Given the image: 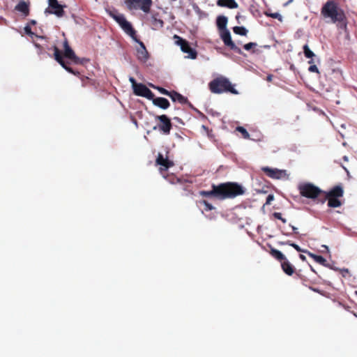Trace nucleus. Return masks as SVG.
Masks as SVG:
<instances>
[{"label":"nucleus","mask_w":357,"mask_h":357,"mask_svg":"<svg viewBox=\"0 0 357 357\" xmlns=\"http://www.w3.org/2000/svg\"><path fill=\"white\" fill-rule=\"evenodd\" d=\"M211 190L200 191V195L205 197H215L222 200L228 198H234L245 193L244 188L237 183L227 182L219 185L213 184Z\"/></svg>","instance_id":"1"},{"label":"nucleus","mask_w":357,"mask_h":357,"mask_svg":"<svg viewBox=\"0 0 357 357\" xmlns=\"http://www.w3.org/2000/svg\"><path fill=\"white\" fill-rule=\"evenodd\" d=\"M298 190L303 197L310 199L320 197L322 202L328 200V206L335 207V187L325 192L310 183H305L299 185Z\"/></svg>","instance_id":"2"},{"label":"nucleus","mask_w":357,"mask_h":357,"mask_svg":"<svg viewBox=\"0 0 357 357\" xmlns=\"http://www.w3.org/2000/svg\"><path fill=\"white\" fill-rule=\"evenodd\" d=\"M63 45L64 49L63 55L56 45L53 47L55 60L68 73L73 75L79 74L78 72H75L72 68L67 65V63L63 60V56L71 60L75 64H82L84 59H81L75 55V52L70 47L68 41L66 38H65Z\"/></svg>","instance_id":"3"},{"label":"nucleus","mask_w":357,"mask_h":357,"mask_svg":"<svg viewBox=\"0 0 357 357\" xmlns=\"http://www.w3.org/2000/svg\"><path fill=\"white\" fill-rule=\"evenodd\" d=\"M209 89L213 93H221L223 92H229L232 94H238V92L234 87L230 81L225 77H220L212 80L209 84Z\"/></svg>","instance_id":"4"},{"label":"nucleus","mask_w":357,"mask_h":357,"mask_svg":"<svg viewBox=\"0 0 357 357\" xmlns=\"http://www.w3.org/2000/svg\"><path fill=\"white\" fill-rule=\"evenodd\" d=\"M109 15L119 24L121 28L132 38V40H135L136 31L132 27L131 23L126 20L123 14L110 12Z\"/></svg>","instance_id":"5"},{"label":"nucleus","mask_w":357,"mask_h":357,"mask_svg":"<svg viewBox=\"0 0 357 357\" xmlns=\"http://www.w3.org/2000/svg\"><path fill=\"white\" fill-rule=\"evenodd\" d=\"M109 15L119 24L121 28L132 38V40H135L136 31L132 27L131 23L126 20L123 14L110 12Z\"/></svg>","instance_id":"6"},{"label":"nucleus","mask_w":357,"mask_h":357,"mask_svg":"<svg viewBox=\"0 0 357 357\" xmlns=\"http://www.w3.org/2000/svg\"><path fill=\"white\" fill-rule=\"evenodd\" d=\"M155 120L158 121L156 126L153 127V130H158L161 133L168 135L172 128V123L170 119L165 114L157 115Z\"/></svg>","instance_id":"7"},{"label":"nucleus","mask_w":357,"mask_h":357,"mask_svg":"<svg viewBox=\"0 0 357 357\" xmlns=\"http://www.w3.org/2000/svg\"><path fill=\"white\" fill-rule=\"evenodd\" d=\"M125 4L129 10L140 9L147 13L150 11L152 0H126Z\"/></svg>","instance_id":"8"},{"label":"nucleus","mask_w":357,"mask_h":357,"mask_svg":"<svg viewBox=\"0 0 357 357\" xmlns=\"http://www.w3.org/2000/svg\"><path fill=\"white\" fill-rule=\"evenodd\" d=\"M336 28L338 29V33L340 36L347 39L349 38V33L347 29V20L344 13L336 8Z\"/></svg>","instance_id":"9"},{"label":"nucleus","mask_w":357,"mask_h":357,"mask_svg":"<svg viewBox=\"0 0 357 357\" xmlns=\"http://www.w3.org/2000/svg\"><path fill=\"white\" fill-rule=\"evenodd\" d=\"M220 36L225 46L228 47L230 50L234 51L238 54H243L241 50L231 40V34L228 29L220 31Z\"/></svg>","instance_id":"10"},{"label":"nucleus","mask_w":357,"mask_h":357,"mask_svg":"<svg viewBox=\"0 0 357 357\" xmlns=\"http://www.w3.org/2000/svg\"><path fill=\"white\" fill-rule=\"evenodd\" d=\"M49 7L45 10V13L54 14L59 17L64 15L63 6L59 3L57 0H48Z\"/></svg>","instance_id":"11"},{"label":"nucleus","mask_w":357,"mask_h":357,"mask_svg":"<svg viewBox=\"0 0 357 357\" xmlns=\"http://www.w3.org/2000/svg\"><path fill=\"white\" fill-rule=\"evenodd\" d=\"M155 165L160 166L159 170L160 173L163 174L164 172L173 167L174 164L173 161L168 158L167 156L164 158L163 155L161 153H159L155 160Z\"/></svg>","instance_id":"12"},{"label":"nucleus","mask_w":357,"mask_h":357,"mask_svg":"<svg viewBox=\"0 0 357 357\" xmlns=\"http://www.w3.org/2000/svg\"><path fill=\"white\" fill-rule=\"evenodd\" d=\"M321 13L324 18H330L335 22V1H327L322 7Z\"/></svg>","instance_id":"13"},{"label":"nucleus","mask_w":357,"mask_h":357,"mask_svg":"<svg viewBox=\"0 0 357 357\" xmlns=\"http://www.w3.org/2000/svg\"><path fill=\"white\" fill-rule=\"evenodd\" d=\"M134 93L137 96L146 98L149 100L153 99L154 93L144 84H138L133 90Z\"/></svg>","instance_id":"14"},{"label":"nucleus","mask_w":357,"mask_h":357,"mask_svg":"<svg viewBox=\"0 0 357 357\" xmlns=\"http://www.w3.org/2000/svg\"><path fill=\"white\" fill-rule=\"evenodd\" d=\"M261 170L266 176L271 178L280 179L285 174L284 170H280L276 168H271L269 167H263Z\"/></svg>","instance_id":"15"},{"label":"nucleus","mask_w":357,"mask_h":357,"mask_svg":"<svg viewBox=\"0 0 357 357\" xmlns=\"http://www.w3.org/2000/svg\"><path fill=\"white\" fill-rule=\"evenodd\" d=\"M135 40H134L135 42H137L140 46L137 50V57L140 61L145 62L149 59V52H148L144 43L142 42L141 40H139L137 38V36H135Z\"/></svg>","instance_id":"16"},{"label":"nucleus","mask_w":357,"mask_h":357,"mask_svg":"<svg viewBox=\"0 0 357 357\" xmlns=\"http://www.w3.org/2000/svg\"><path fill=\"white\" fill-rule=\"evenodd\" d=\"M15 10L22 13L24 17H27L30 12L29 3L21 1L15 6Z\"/></svg>","instance_id":"17"},{"label":"nucleus","mask_w":357,"mask_h":357,"mask_svg":"<svg viewBox=\"0 0 357 357\" xmlns=\"http://www.w3.org/2000/svg\"><path fill=\"white\" fill-rule=\"evenodd\" d=\"M153 101V104L161 109H167L170 104L167 99L162 97L155 98L153 97V99H151Z\"/></svg>","instance_id":"18"},{"label":"nucleus","mask_w":357,"mask_h":357,"mask_svg":"<svg viewBox=\"0 0 357 357\" xmlns=\"http://www.w3.org/2000/svg\"><path fill=\"white\" fill-rule=\"evenodd\" d=\"M181 50L184 53L188 54V58L189 59H195L197 56V51L190 47L188 41L182 45V48Z\"/></svg>","instance_id":"19"},{"label":"nucleus","mask_w":357,"mask_h":357,"mask_svg":"<svg viewBox=\"0 0 357 357\" xmlns=\"http://www.w3.org/2000/svg\"><path fill=\"white\" fill-rule=\"evenodd\" d=\"M217 5L220 7H226L230 9L237 8L238 6L235 0H218Z\"/></svg>","instance_id":"20"},{"label":"nucleus","mask_w":357,"mask_h":357,"mask_svg":"<svg viewBox=\"0 0 357 357\" xmlns=\"http://www.w3.org/2000/svg\"><path fill=\"white\" fill-rule=\"evenodd\" d=\"M169 98L172 100L174 102H178L181 104H186L188 102V100L186 97H184L179 93L172 91V93L169 96Z\"/></svg>","instance_id":"21"},{"label":"nucleus","mask_w":357,"mask_h":357,"mask_svg":"<svg viewBox=\"0 0 357 357\" xmlns=\"http://www.w3.org/2000/svg\"><path fill=\"white\" fill-rule=\"evenodd\" d=\"M281 267L282 271L288 275H292L294 273V266L287 259L282 262Z\"/></svg>","instance_id":"22"},{"label":"nucleus","mask_w":357,"mask_h":357,"mask_svg":"<svg viewBox=\"0 0 357 357\" xmlns=\"http://www.w3.org/2000/svg\"><path fill=\"white\" fill-rule=\"evenodd\" d=\"M227 21H228L227 17L224 15H219L217 17L216 24H217V26L220 31H222V30L227 29Z\"/></svg>","instance_id":"23"},{"label":"nucleus","mask_w":357,"mask_h":357,"mask_svg":"<svg viewBox=\"0 0 357 357\" xmlns=\"http://www.w3.org/2000/svg\"><path fill=\"white\" fill-rule=\"evenodd\" d=\"M308 255L313 259L317 263L325 266H327V260L321 255H317L311 252H308Z\"/></svg>","instance_id":"24"},{"label":"nucleus","mask_w":357,"mask_h":357,"mask_svg":"<svg viewBox=\"0 0 357 357\" xmlns=\"http://www.w3.org/2000/svg\"><path fill=\"white\" fill-rule=\"evenodd\" d=\"M271 255L280 261H284L286 259L285 256L279 250L276 249H271Z\"/></svg>","instance_id":"25"},{"label":"nucleus","mask_w":357,"mask_h":357,"mask_svg":"<svg viewBox=\"0 0 357 357\" xmlns=\"http://www.w3.org/2000/svg\"><path fill=\"white\" fill-rule=\"evenodd\" d=\"M303 50L304 55L306 58L311 59V60H312V58L315 56L314 52L310 49L309 46L307 44L303 45Z\"/></svg>","instance_id":"26"},{"label":"nucleus","mask_w":357,"mask_h":357,"mask_svg":"<svg viewBox=\"0 0 357 357\" xmlns=\"http://www.w3.org/2000/svg\"><path fill=\"white\" fill-rule=\"evenodd\" d=\"M233 31L234 33L241 35V36H246L248 31L244 26H234L233 28Z\"/></svg>","instance_id":"27"},{"label":"nucleus","mask_w":357,"mask_h":357,"mask_svg":"<svg viewBox=\"0 0 357 357\" xmlns=\"http://www.w3.org/2000/svg\"><path fill=\"white\" fill-rule=\"evenodd\" d=\"M152 24L155 29H161L162 27H163L164 22L160 19H158L155 17H153Z\"/></svg>","instance_id":"28"},{"label":"nucleus","mask_w":357,"mask_h":357,"mask_svg":"<svg viewBox=\"0 0 357 357\" xmlns=\"http://www.w3.org/2000/svg\"><path fill=\"white\" fill-rule=\"evenodd\" d=\"M344 191L342 187L336 185V208L341 206L342 203L337 199L343 195Z\"/></svg>","instance_id":"29"},{"label":"nucleus","mask_w":357,"mask_h":357,"mask_svg":"<svg viewBox=\"0 0 357 357\" xmlns=\"http://www.w3.org/2000/svg\"><path fill=\"white\" fill-rule=\"evenodd\" d=\"M236 131L241 133V135L244 139H250V134L248 133L247 130L245 128H244L243 127L238 126V127H236Z\"/></svg>","instance_id":"30"},{"label":"nucleus","mask_w":357,"mask_h":357,"mask_svg":"<svg viewBox=\"0 0 357 357\" xmlns=\"http://www.w3.org/2000/svg\"><path fill=\"white\" fill-rule=\"evenodd\" d=\"M151 87H153V89H157L160 93H162L163 95H166V96H167L169 97L170 94L172 93V91H169L167 89H164L162 87H160V86H155L151 84Z\"/></svg>","instance_id":"31"},{"label":"nucleus","mask_w":357,"mask_h":357,"mask_svg":"<svg viewBox=\"0 0 357 357\" xmlns=\"http://www.w3.org/2000/svg\"><path fill=\"white\" fill-rule=\"evenodd\" d=\"M174 38L175 40V43L177 45H179L181 47V49L182 48V45H183L187 41L177 35H174Z\"/></svg>","instance_id":"32"},{"label":"nucleus","mask_w":357,"mask_h":357,"mask_svg":"<svg viewBox=\"0 0 357 357\" xmlns=\"http://www.w3.org/2000/svg\"><path fill=\"white\" fill-rule=\"evenodd\" d=\"M308 63L310 64H311L310 66V67L308 68V70L311 73H318L319 70H318L317 66L314 64H312L314 63L313 60L312 59V60L309 61Z\"/></svg>","instance_id":"33"},{"label":"nucleus","mask_w":357,"mask_h":357,"mask_svg":"<svg viewBox=\"0 0 357 357\" xmlns=\"http://www.w3.org/2000/svg\"><path fill=\"white\" fill-rule=\"evenodd\" d=\"M201 204L204 206V210L206 211H211L214 208L212 204L208 202L206 200H202Z\"/></svg>","instance_id":"34"},{"label":"nucleus","mask_w":357,"mask_h":357,"mask_svg":"<svg viewBox=\"0 0 357 357\" xmlns=\"http://www.w3.org/2000/svg\"><path fill=\"white\" fill-rule=\"evenodd\" d=\"M265 15L268 17H272L273 19H278L279 20H282V16L280 13H269L268 12H266L265 13Z\"/></svg>","instance_id":"35"},{"label":"nucleus","mask_w":357,"mask_h":357,"mask_svg":"<svg viewBox=\"0 0 357 357\" xmlns=\"http://www.w3.org/2000/svg\"><path fill=\"white\" fill-rule=\"evenodd\" d=\"M282 245H289L290 246L293 247L295 250H296L298 252H303V250L301 249V248L296 243H290L289 241H288L286 243L281 242L280 243Z\"/></svg>","instance_id":"36"},{"label":"nucleus","mask_w":357,"mask_h":357,"mask_svg":"<svg viewBox=\"0 0 357 357\" xmlns=\"http://www.w3.org/2000/svg\"><path fill=\"white\" fill-rule=\"evenodd\" d=\"M257 46V44L256 43L250 42V43H248L244 45L243 48L247 51H250L252 49L255 48Z\"/></svg>","instance_id":"37"},{"label":"nucleus","mask_w":357,"mask_h":357,"mask_svg":"<svg viewBox=\"0 0 357 357\" xmlns=\"http://www.w3.org/2000/svg\"><path fill=\"white\" fill-rule=\"evenodd\" d=\"M273 215L275 218L280 220L283 223L287 222V220L282 217V214L280 213L275 212L273 213Z\"/></svg>","instance_id":"38"},{"label":"nucleus","mask_w":357,"mask_h":357,"mask_svg":"<svg viewBox=\"0 0 357 357\" xmlns=\"http://www.w3.org/2000/svg\"><path fill=\"white\" fill-rule=\"evenodd\" d=\"M274 199V195L273 194H270L267 196L266 200V204L270 205L271 204V202Z\"/></svg>","instance_id":"39"},{"label":"nucleus","mask_w":357,"mask_h":357,"mask_svg":"<svg viewBox=\"0 0 357 357\" xmlns=\"http://www.w3.org/2000/svg\"><path fill=\"white\" fill-rule=\"evenodd\" d=\"M340 272L344 278H346L347 276H350L348 269H341L340 270Z\"/></svg>","instance_id":"40"},{"label":"nucleus","mask_w":357,"mask_h":357,"mask_svg":"<svg viewBox=\"0 0 357 357\" xmlns=\"http://www.w3.org/2000/svg\"><path fill=\"white\" fill-rule=\"evenodd\" d=\"M129 81H130V82L132 84V89H133V90H134V89H135V86H136V85H138V83H137V82H136L135 79L134 77H130L129 78Z\"/></svg>","instance_id":"41"},{"label":"nucleus","mask_w":357,"mask_h":357,"mask_svg":"<svg viewBox=\"0 0 357 357\" xmlns=\"http://www.w3.org/2000/svg\"><path fill=\"white\" fill-rule=\"evenodd\" d=\"M24 31L28 35H32L33 34V33L31 31V29L30 26H29V25H26L24 27Z\"/></svg>","instance_id":"42"},{"label":"nucleus","mask_w":357,"mask_h":357,"mask_svg":"<svg viewBox=\"0 0 357 357\" xmlns=\"http://www.w3.org/2000/svg\"><path fill=\"white\" fill-rule=\"evenodd\" d=\"M291 228H292V230L294 231V234H298V231H297V228L295 227L294 226H291Z\"/></svg>","instance_id":"43"},{"label":"nucleus","mask_w":357,"mask_h":357,"mask_svg":"<svg viewBox=\"0 0 357 357\" xmlns=\"http://www.w3.org/2000/svg\"><path fill=\"white\" fill-rule=\"evenodd\" d=\"M272 75H269L267 76V78H266V80L268 81V82H271L272 80Z\"/></svg>","instance_id":"44"},{"label":"nucleus","mask_w":357,"mask_h":357,"mask_svg":"<svg viewBox=\"0 0 357 357\" xmlns=\"http://www.w3.org/2000/svg\"><path fill=\"white\" fill-rule=\"evenodd\" d=\"M35 46L38 48V49H42V47L40 46V45L38 44V43H35Z\"/></svg>","instance_id":"45"},{"label":"nucleus","mask_w":357,"mask_h":357,"mask_svg":"<svg viewBox=\"0 0 357 357\" xmlns=\"http://www.w3.org/2000/svg\"><path fill=\"white\" fill-rule=\"evenodd\" d=\"M294 0H289L285 4L284 6H287L289 5V3H291Z\"/></svg>","instance_id":"46"},{"label":"nucleus","mask_w":357,"mask_h":357,"mask_svg":"<svg viewBox=\"0 0 357 357\" xmlns=\"http://www.w3.org/2000/svg\"><path fill=\"white\" fill-rule=\"evenodd\" d=\"M257 191L259 192H264V193L266 192V191L264 190H257Z\"/></svg>","instance_id":"47"},{"label":"nucleus","mask_w":357,"mask_h":357,"mask_svg":"<svg viewBox=\"0 0 357 357\" xmlns=\"http://www.w3.org/2000/svg\"><path fill=\"white\" fill-rule=\"evenodd\" d=\"M30 23H31V24H35L36 23V22L35 20H31V21L30 22Z\"/></svg>","instance_id":"48"},{"label":"nucleus","mask_w":357,"mask_h":357,"mask_svg":"<svg viewBox=\"0 0 357 357\" xmlns=\"http://www.w3.org/2000/svg\"><path fill=\"white\" fill-rule=\"evenodd\" d=\"M203 129L208 130V128L206 126H202Z\"/></svg>","instance_id":"49"},{"label":"nucleus","mask_w":357,"mask_h":357,"mask_svg":"<svg viewBox=\"0 0 357 357\" xmlns=\"http://www.w3.org/2000/svg\"><path fill=\"white\" fill-rule=\"evenodd\" d=\"M174 119L176 120L178 122L181 121V119L179 118H178V117H175Z\"/></svg>","instance_id":"50"},{"label":"nucleus","mask_w":357,"mask_h":357,"mask_svg":"<svg viewBox=\"0 0 357 357\" xmlns=\"http://www.w3.org/2000/svg\"><path fill=\"white\" fill-rule=\"evenodd\" d=\"M322 247H323L325 250H326L328 251V247H327V246H326V245H323Z\"/></svg>","instance_id":"51"},{"label":"nucleus","mask_w":357,"mask_h":357,"mask_svg":"<svg viewBox=\"0 0 357 357\" xmlns=\"http://www.w3.org/2000/svg\"><path fill=\"white\" fill-rule=\"evenodd\" d=\"M300 257L302 259H305V257L302 255H300Z\"/></svg>","instance_id":"52"},{"label":"nucleus","mask_w":357,"mask_h":357,"mask_svg":"<svg viewBox=\"0 0 357 357\" xmlns=\"http://www.w3.org/2000/svg\"><path fill=\"white\" fill-rule=\"evenodd\" d=\"M344 160H346V161H347V160H348V158H347V156H344Z\"/></svg>","instance_id":"53"},{"label":"nucleus","mask_w":357,"mask_h":357,"mask_svg":"<svg viewBox=\"0 0 357 357\" xmlns=\"http://www.w3.org/2000/svg\"><path fill=\"white\" fill-rule=\"evenodd\" d=\"M356 294H357V292H356Z\"/></svg>","instance_id":"54"}]
</instances>
